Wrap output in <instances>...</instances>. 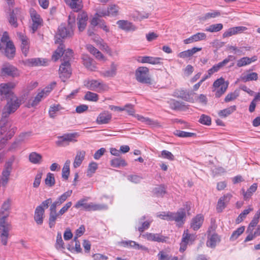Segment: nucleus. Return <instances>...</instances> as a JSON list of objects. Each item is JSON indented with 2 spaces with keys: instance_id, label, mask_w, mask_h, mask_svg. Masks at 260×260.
Masks as SVG:
<instances>
[{
  "instance_id": "obj_1",
  "label": "nucleus",
  "mask_w": 260,
  "mask_h": 260,
  "mask_svg": "<svg viewBox=\"0 0 260 260\" xmlns=\"http://www.w3.org/2000/svg\"><path fill=\"white\" fill-rule=\"evenodd\" d=\"M11 210V204L9 201L4 202L0 209L1 240L4 245L7 244L9 233L12 229L11 222L8 221Z\"/></svg>"
},
{
  "instance_id": "obj_2",
  "label": "nucleus",
  "mask_w": 260,
  "mask_h": 260,
  "mask_svg": "<svg viewBox=\"0 0 260 260\" xmlns=\"http://www.w3.org/2000/svg\"><path fill=\"white\" fill-rule=\"evenodd\" d=\"M16 127L12 125V122L7 117L2 116L0 121V149L4 147L7 140L14 135Z\"/></svg>"
},
{
  "instance_id": "obj_3",
  "label": "nucleus",
  "mask_w": 260,
  "mask_h": 260,
  "mask_svg": "<svg viewBox=\"0 0 260 260\" xmlns=\"http://www.w3.org/2000/svg\"><path fill=\"white\" fill-rule=\"evenodd\" d=\"M15 47L8 34L5 31L0 41V52L8 58H13L15 54Z\"/></svg>"
},
{
  "instance_id": "obj_4",
  "label": "nucleus",
  "mask_w": 260,
  "mask_h": 260,
  "mask_svg": "<svg viewBox=\"0 0 260 260\" xmlns=\"http://www.w3.org/2000/svg\"><path fill=\"white\" fill-rule=\"evenodd\" d=\"M75 17L69 15L68 24L67 26L65 24H61L58 28L57 39H64L67 37H71L73 35L74 28L75 27Z\"/></svg>"
},
{
  "instance_id": "obj_5",
  "label": "nucleus",
  "mask_w": 260,
  "mask_h": 260,
  "mask_svg": "<svg viewBox=\"0 0 260 260\" xmlns=\"http://www.w3.org/2000/svg\"><path fill=\"white\" fill-rule=\"evenodd\" d=\"M88 198H85L79 200L75 205L74 207L76 209L82 208L86 211H95L104 210L108 209L105 204H96L93 202L87 203Z\"/></svg>"
},
{
  "instance_id": "obj_6",
  "label": "nucleus",
  "mask_w": 260,
  "mask_h": 260,
  "mask_svg": "<svg viewBox=\"0 0 260 260\" xmlns=\"http://www.w3.org/2000/svg\"><path fill=\"white\" fill-rule=\"evenodd\" d=\"M21 104V100L16 95L7 99V103L3 108L2 116L7 117L14 113Z\"/></svg>"
},
{
  "instance_id": "obj_7",
  "label": "nucleus",
  "mask_w": 260,
  "mask_h": 260,
  "mask_svg": "<svg viewBox=\"0 0 260 260\" xmlns=\"http://www.w3.org/2000/svg\"><path fill=\"white\" fill-rule=\"evenodd\" d=\"M17 85V83L10 82L0 84V96L1 100L9 99L16 95L12 91Z\"/></svg>"
},
{
  "instance_id": "obj_8",
  "label": "nucleus",
  "mask_w": 260,
  "mask_h": 260,
  "mask_svg": "<svg viewBox=\"0 0 260 260\" xmlns=\"http://www.w3.org/2000/svg\"><path fill=\"white\" fill-rule=\"evenodd\" d=\"M135 76L138 82L144 84H151V80L149 76V69L147 67L138 68L136 71Z\"/></svg>"
},
{
  "instance_id": "obj_9",
  "label": "nucleus",
  "mask_w": 260,
  "mask_h": 260,
  "mask_svg": "<svg viewBox=\"0 0 260 260\" xmlns=\"http://www.w3.org/2000/svg\"><path fill=\"white\" fill-rule=\"evenodd\" d=\"M84 85L88 89L97 92H102L107 90L108 86L103 82L96 80L84 81Z\"/></svg>"
},
{
  "instance_id": "obj_10",
  "label": "nucleus",
  "mask_w": 260,
  "mask_h": 260,
  "mask_svg": "<svg viewBox=\"0 0 260 260\" xmlns=\"http://www.w3.org/2000/svg\"><path fill=\"white\" fill-rule=\"evenodd\" d=\"M196 238V235L189 234L188 230L184 231L180 243V251L183 252L185 250L187 245L191 244L195 240Z\"/></svg>"
},
{
  "instance_id": "obj_11",
  "label": "nucleus",
  "mask_w": 260,
  "mask_h": 260,
  "mask_svg": "<svg viewBox=\"0 0 260 260\" xmlns=\"http://www.w3.org/2000/svg\"><path fill=\"white\" fill-rule=\"evenodd\" d=\"M59 74L60 78L63 82L69 78L72 74L70 63L68 61H63L60 66Z\"/></svg>"
},
{
  "instance_id": "obj_12",
  "label": "nucleus",
  "mask_w": 260,
  "mask_h": 260,
  "mask_svg": "<svg viewBox=\"0 0 260 260\" xmlns=\"http://www.w3.org/2000/svg\"><path fill=\"white\" fill-rule=\"evenodd\" d=\"M72 193V190H69L59 196L55 202L51 204L49 209L50 212H56V208L65 202Z\"/></svg>"
},
{
  "instance_id": "obj_13",
  "label": "nucleus",
  "mask_w": 260,
  "mask_h": 260,
  "mask_svg": "<svg viewBox=\"0 0 260 260\" xmlns=\"http://www.w3.org/2000/svg\"><path fill=\"white\" fill-rule=\"evenodd\" d=\"M72 193V190H69L59 196L55 202L51 204L49 209L50 212H56V208L65 202Z\"/></svg>"
},
{
  "instance_id": "obj_14",
  "label": "nucleus",
  "mask_w": 260,
  "mask_h": 260,
  "mask_svg": "<svg viewBox=\"0 0 260 260\" xmlns=\"http://www.w3.org/2000/svg\"><path fill=\"white\" fill-rule=\"evenodd\" d=\"M30 15L32 21L31 29L32 32L34 33L41 26L42 20L40 15L33 9L30 10Z\"/></svg>"
},
{
  "instance_id": "obj_15",
  "label": "nucleus",
  "mask_w": 260,
  "mask_h": 260,
  "mask_svg": "<svg viewBox=\"0 0 260 260\" xmlns=\"http://www.w3.org/2000/svg\"><path fill=\"white\" fill-rule=\"evenodd\" d=\"M213 86L216 88L215 96L219 98L226 91L228 84L224 82L222 78L217 79L213 83Z\"/></svg>"
},
{
  "instance_id": "obj_16",
  "label": "nucleus",
  "mask_w": 260,
  "mask_h": 260,
  "mask_svg": "<svg viewBox=\"0 0 260 260\" xmlns=\"http://www.w3.org/2000/svg\"><path fill=\"white\" fill-rule=\"evenodd\" d=\"M195 94L194 92H189L184 89H178L174 92L175 96L191 103L194 102L193 96Z\"/></svg>"
},
{
  "instance_id": "obj_17",
  "label": "nucleus",
  "mask_w": 260,
  "mask_h": 260,
  "mask_svg": "<svg viewBox=\"0 0 260 260\" xmlns=\"http://www.w3.org/2000/svg\"><path fill=\"white\" fill-rule=\"evenodd\" d=\"M77 136V133H71L65 134L60 137L58 140L56 141L57 145L59 146H66L69 145L70 142L76 141L74 138Z\"/></svg>"
},
{
  "instance_id": "obj_18",
  "label": "nucleus",
  "mask_w": 260,
  "mask_h": 260,
  "mask_svg": "<svg viewBox=\"0 0 260 260\" xmlns=\"http://www.w3.org/2000/svg\"><path fill=\"white\" fill-rule=\"evenodd\" d=\"M170 215V220L175 221L178 226H181L184 223L186 214L183 209H181L175 213L171 212Z\"/></svg>"
},
{
  "instance_id": "obj_19",
  "label": "nucleus",
  "mask_w": 260,
  "mask_h": 260,
  "mask_svg": "<svg viewBox=\"0 0 260 260\" xmlns=\"http://www.w3.org/2000/svg\"><path fill=\"white\" fill-rule=\"evenodd\" d=\"M118 64L114 62H112L110 66L109 69L100 72V75L105 78H112L115 77L117 72Z\"/></svg>"
},
{
  "instance_id": "obj_20",
  "label": "nucleus",
  "mask_w": 260,
  "mask_h": 260,
  "mask_svg": "<svg viewBox=\"0 0 260 260\" xmlns=\"http://www.w3.org/2000/svg\"><path fill=\"white\" fill-rule=\"evenodd\" d=\"M142 237L149 241L162 243L165 242L167 239L166 237L160 234H154L151 233H146L142 235Z\"/></svg>"
},
{
  "instance_id": "obj_21",
  "label": "nucleus",
  "mask_w": 260,
  "mask_h": 260,
  "mask_svg": "<svg viewBox=\"0 0 260 260\" xmlns=\"http://www.w3.org/2000/svg\"><path fill=\"white\" fill-rule=\"evenodd\" d=\"M17 36L21 42V49L22 52L25 56H27L29 49L28 39L21 32L17 33Z\"/></svg>"
},
{
  "instance_id": "obj_22",
  "label": "nucleus",
  "mask_w": 260,
  "mask_h": 260,
  "mask_svg": "<svg viewBox=\"0 0 260 260\" xmlns=\"http://www.w3.org/2000/svg\"><path fill=\"white\" fill-rule=\"evenodd\" d=\"M24 64L29 67L45 66L47 60L41 58H32L27 59L23 61Z\"/></svg>"
},
{
  "instance_id": "obj_23",
  "label": "nucleus",
  "mask_w": 260,
  "mask_h": 260,
  "mask_svg": "<svg viewBox=\"0 0 260 260\" xmlns=\"http://www.w3.org/2000/svg\"><path fill=\"white\" fill-rule=\"evenodd\" d=\"M235 59V57L232 55H229L227 58L224 59L222 61L219 62L218 64L213 66L210 69L208 72L209 75H212L214 73L218 72L221 68L225 66L229 61Z\"/></svg>"
},
{
  "instance_id": "obj_24",
  "label": "nucleus",
  "mask_w": 260,
  "mask_h": 260,
  "mask_svg": "<svg viewBox=\"0 0 260 260\" xmlns=\"http://www.w3.org/2000/svg\"><path fill=\"white\" fill-rule=\"evenodd\" d=\"M2 73L12 77H16L19 76L18 70L13 66L6 64L2 69Z\"/></svg>"
},
{
  "instance_id": "obj_25",
  "label": "nucleus",
  "mask_w": 260,
  "mask_h": 260,
  "mask_svg": "<svg viewBox=\"0 0 260 260\" xmlns=\"http://www.w3.org/2000/svg\"><path fill=\"white\" fill-rule=\"evenodd\" d=\"M207 35L204 32H198L189 38L184 40L183 42L185 44L193 43L194 42L206 40Z\"/></svg>"
},
{
  "instance_id": "obj_26",
  "label": "nucleus",
  "mask_w": 260,
  "mask_h": 260,
  "mask_svg": "<svg viewBox=\"0 0 260 260\" xmlns=\"http://www.w3.org/2000/svg\"><path fill=\"white\" fill-rule=\"evenodd\" d=\"M12 170V166L11 164L8 165L5 168L2 172V176L0 179V183L3 186H6L9 180V176Z\"/></svg>"
},
{
  "instance_id": "obj_27",
  "label": "nucleus",
  "mask_w": 260,
  "mask_h": 260,
  "mask_svg": "<svg viewBox=\"0 0 260 260\" xmlns=\"http://www.w3.org/2000/svg\"><path fill=\"white\" fill-rule=\"evenodd\" d=\"M62 40L60 38L56 39L55 41L56 44H59L57 49L55 51L52 56V59L55 61L57 60L63 55V52L65 47L64 45L62 44Z\"/></svg>"
},
{
  "instance_id": "obj_28",
  "label": "nucleus",
  "mask_w": 260,
  "mask_h": 260,
  "mask_svg": "<svg viewBox=\"0 0 260 260\" xmlns=\"http://www.w3.org/2000/svg\"><path fill=\"white\" fill-rule=\"evenodd\" d=\"M112 119V114L108 111H104L98 116L96 121L99 124H107Z\"/></svg>"
},
{
  "instance_id": "obj_29",
  "label": "nucleus",
  "mask_w": 260,
  "mask_h": 260,
  "mask_svg": "<svg viewBox=\"0 0 260 260\" xmlns=\"http://www.w3.org/2000/svg\"><path fill=\"white\" fill-rule=\"evenodd\" d=\"M88 17L86 13L81 12L79 13L78 20V27L80 31H82L86 27L87 25Z\"/></svg>"
},
{
  "instance_id": "obj_30",
  "label": "nucleus",
  "mask_w": 260,
  "mask_h": 260,
  "mask_svg": "<svg viewBox=\"0 0 260 260\" xmlns=\"http://www.w3.org/2000/svg\"><path fill=\"white\" fill-rule=\"evenodd\" d=\"M117 24L120 28L126 31H133L137 29V27L132 22L127 20H118Z\"/></svg>"
},
{
  "instance_id": "obj_31",
  "label": "nucleus",
  "mask_w": 260,
  "mask_h": 260,
  "mask_svg": "<svg viewBox=\"0 0 260 260\" xmlns=\"http://www.w3.org/2000/svg\"><path fill=\"white\" fill-rule=\"evenodd\" d=\"M231 197L230 194L228 193L219 199L216 207V210L218 212H221L223 211L228 203L230 201Z\"/></svg>"
},
{
  "instance_id": "obj_32",
  "label": "nucleus",
  "mask_w": 260,
  "mask_h": 260,
  "mask_svg": "<svg viewBox=\"0 0 260 260\" xmlns=\"http://www.w3.org/2000/svg\"><path fill=\"white\" fill-rule=\"evenodd\" d=\"M244 31V27L236 26L231 27L226 30L222 34L223 38H228L233 35L241 34Z\"/></svg>"
},
{
  "instance_id": "obj_33",
  "label": "nucleus",
  "mask_w": 260,
  "mask_h": 260,
  "mask_svg": "<svg viewBox=\"0 0 260 260\" xmlns=\"http://www.w3.org/2000/svg\"><path fill=\"white\" fill-rule=\"evenodd\" d=\"M45 210L41 207H37L34 214V220L39 225H41L43 222Z\"/></svg>"
},
{
  "instance_id": "obj_34",
  "label": "nucleus",
  "mask_w": 260,
  "mask_h": 260,
  "mask_svg": "<svg viewBox=\"0 0 260 260\" xmlns=\"http://www.w3.org/2000/svg\"><path fill=\"white\" fill-rule=\"evenodd\" d=\"M220 240V238L217 234H213L212 235L209 234L206 245L208 247L213 248L215 247Z\"/></svg>"
},
{
  "instance_id": "obj_35",
  "label": "nucleus",
  "mask_w": 260,
  "mask_h": 260,
  "mask_svg": "<svg viewBox=\"0 0 260 260\" xmlns=\"http://www.w3.org/2000/svg\"><path fill=\"white\" fill-rule=\"evenodd\" d=\"M139 61L141 63H148L152 64L160 63V60L162 59L160 57H154L152 56H142L140 58Z\"/></svg>"
},
{
  "instance_id": "obj_36",
  "label": "nucleus",
  "mask_w": 260,
  "mask_h": 260,
  "mask_svg": "<svg viewBox=\"0 0 260 260\" xmlns=\"http://www.w3.org/2000/svg\"><path fill=\"white\" fill-rule=\"evenodd\" d=\"M204 220L203 216L201 214L197 215L193 218L191 222V227L194 231L198 230L202 225Z\"/></svg>"
},
{
  "instance_id": "obj_37",
  "label": "nucleus",
  "mask_w": 260,
  "mask_h": 260,
  "mask_svg": "<svg viewBox=\"0 0 260 260\" xmlns=\"http://www.w3.org/2000/svg\"><path fill=\"white\" fill-rule=\"evenodd\" d=\"M66 4L76 12L81 10L82 8L81 0H66Z\"/></svg>"
},
{
  "instance_id": "obj_38",
  "label": "nucleus",
  "mask_w": 260,
  "mask_h": 260,
  "mask_svg": "<svg viewBox=\"0 0 260 260\" xmlns=\"http://www.w3.org/2000/svg\"><path fill=\"white\" fill-rule=\"evenodd\" d=\"M61 216V215L60 214H59V212H49L48 224L50 228H52L55 226L57 218H60Z\"/></svg>"
},
{
  "instance_id": "obj_39",
  "label": "nucleus",
  "mask_w": 260,
  "mask_h": 260,
  "mask_svg": "<svg viewBox=\"0 0 260 260\" xmlns=\"http://www.w3.org/2000/svg\"><path fill=\"white\" fill-rule=\"evenodd\" d=\"M86 48L89 52H90L92 54H93L95 57L100 60L104 59V56L102 54V53L99 51L96 48L93 47L91 45H87L86 46Z\"/></svg>"
},
{
  "instance_id": "obj_40",
  "label": "nucleus",
  "mask_w": 260,
  "mask_h": 260,
  "mask_svg": "<svg viewBox=\"0 0 260 260\" xmlns=\"http://www.w3.org/2000/svg\"><path fill=\"white\" fill-rule=\"evenodd\" d=\"M220 16V12L218 11H211L210 12L205 13L201 18L200 20L202 21H206L210 19L214 18Z\"/></svg>"
},
{
  "instance_id": "obj_41",
  "label": "nucleus",
  "mask_w": 260,
  "mask_h": 260,
  "mask_svg": "<svg viewBox=\"0 0 260 260\" xmlns=\"http://www.w3.org/2000/svg\"><path fill=\"white\" fill-rule=\"evenodd\" d=\"M62 108L61 106L58 105H53L50 107L49 110V115L50 117L54 118L56 116V113L61 110Z\"/></svg>"
},
{
  "instance_id": "obj_42",
  "label": "nucleus",
  "mask_w": 260,
  "mask_h": 260,
  "mask_svg": "<svg viewBox=\"0 0 260 260\" xmlns=\"http://www.w3.org/2000/svg\"><path fill=\"white\" fill-rule=\"evenodd\" d=\"M260 217V210H258L255 214L252 220L250 222L247 229V232L251 231L253 230V227L256 225Z\"/></svg>"
},
{
  "instance_id": "obj_43",
  "label": "nucleus",
  "mask_w": 260,
  "mask_h": 260,
  "mask_svg": "<svg viewBox=\"0 0 260 260\" xmlns=\"http://www.w3.org/2000/svg\"><path fill=\"white\" fill-rule=\"evenodd\" d=\"M235 110L236 106H232L222 110L219 111L218 112V115L220 117H226L229 115H230L231 113H232Z\"/></svg>"
},
{
  "instance_id": "obj_44",
  "label": "nucleus",
  "mask_w": 260,
  "mask_h": 260,
  "mask_svg": "<svg viewBox=\"0 0 260 260\" xmlns=\"http://www.w3.org/2000/svg\"><path fill=\"white\" fill-rule=\"evenodd\" d=\"M145 217L143 216L142 218H141L139 221V222L141 224V225L140 226L138 227V230L141 233L149 228L150 223L152 221H146L143 222V220H145Z\"/></svg>"
},
{
  "instance_id": "obj_45",
  "label": "nucleus",
  "mask_w": 260,
  "mask_h": 260,
  "mask_svg": "<svg viewBox=\"0 0 260 260\" xmlns=\"http://www.w3.org/2000/svg\"><path fill=\"white\" fill-rule=\"evenodd\" d=\"M222 28L223 25L221 23L214 24L207 27L205 30L210 32H218L221 30Z\"/></svg>"
},
{
  "instance_id": "obj_46",
  "label": "nucleus",
  "mask_w": 260,
  "mask_h": 260,
  "mask_svg": "<svg viewBox=\"0 0 260 260\" xmlns=\"http://www.w3.org/2000/svg\"><path fill=\"white\" fill-rule=\"evenodd\" d=\"M83 64L88 70L94 71L96 69L95 62L93 59L90 58H86L83 60Z\"/></svg>"
},
{
  "instance_id": "obj_47",
  "label": "nucleus",
  "mask_w": 260,
  "mask_h": 260,
  "mask_svg": "<svg viewBox=\"0 0 260 260\" xmlns=\"http://www.w3.org/2000/svg\"><path fill=\"white\" fill-rule=\"evenodd\" d=\"M174 134L175 136L181 138L193 137L196 135V134L193 133L186 132L180 130H176L174 132Z\"/></svg>"
},
{
  "instance_id": "obj_48",
  "label": "nucleus",
  "mask_w": 260,
  "mask_h": 260,
  "mask_svg": "<svg viewBox=\"0 0 260 260\" xmlns=\"http://www.w3.org/2000/svg\"><path fill=\"white\" fill-rule=\"evenodd\" d=\"M29 160L30 162H39L44 161L41 154L37 152H31L29 155Z\"/></svg>"
},
{
  "instance_id": "obj_49",
  "label": "nucleus",
  "mask_w": 260,
  "mask_h": 260,
  "mask_svg": "<svg viewBox=\"0 0 260 260\" xmlns=\"http://www.w3.org/2000/svg\"><path fill=\"white\" fill-rule=\"evenodd\" d=\"M258 79V75L255 72L247 71L245 73V82L248 81H256Z\"/></svg>"
},
{
  "instance_id": "obj_50",
  "label": "nucleus",
  "mask_w": 260,
  "mask_h": 260,
  "mask_svg": "<svg viewBox=\"0 0 260 260\" xmlns=\"http://www.w3.org/2000/svg\"><path fill=\"white\" fill-rule=\"evenodd\" d=\"M46 97L45 95L41 91L38 93L32 102L29 103V105L31 107H35L40 103L42 99Z\"/></svg>"
},
{
  "instance_id": "obj_51",
  "label": "nucleus",
  "mask_w": 260,
  "mask_h": 260,
  "mask_svg": "<svg viewBox=\"0 0 260 260\" xmlns=\"http://www.w3.org/2000/svg\"><path fill=\"white\" fill-rule=\"evenodd\" d=\"M55 247L57 249H64L65 248L64 243L62 239V236L60 233H58L56 236Z\"/></svg>"
},
{
  "instance_id": "obj_52",
  "label": "nucleus",
  "mask_w": 260,
  "mask_h": 260,
  "mask_svg": "<svg viewBox=\"0 0 260 260\" xmlns=\"http://www.w3.org/2000/svg\"><path fill=\"white\" fill-rule=\"evenodd\" d=\"M62 56H63V61H68L69 63H70V60L73 56V52L72 50L70 49L64 50Z\"/></svg>"
},
{
  "instance_id": "obj_53",
  "label": "nucleus",
  "mask_w": 260,
  "mask_h": 260,
  "mask_svg": "<svg viewBox=\"0 0 260 260\" xmlns=\"http://www.w3.org/2000/svg\"><path fill=\"white\" fill-rule=\"evenodd\" d=\"M257 188V183H253L250 187L245 192V200L246 199L250 198L253 193L256 190Z\"/></svg>"
},
{
  "instance_id": "obj_54",
  "label": "nucleus",
  "mask_w": 260,
  "mask_h": 260,
  "mask_svg": "<svg viewBox=\"0 0 260 260\" xmlns=\"http://www.w3.org/2000/svg\"><path fill=\"white\" fill-rule=\"evenodd\" d=\"M244 232V226H241L236 231H234L232 234L230 240L231 241H235L237 240L240 236H241Z\"/></svg>"
},
{
  "instance_id": "obj_55",
  "label": "nucleus",
  "mask_w": 260,
  "mask_h": 260,
  "mask_svg": "<svg viewBox=\"0 0 260 260\" xmlns=\"http://www.w3.org/2000/svg\"><path fill=\"white\" fill-rule=\"evenodd\" d=\"M119 7L115 5H111L107 8L109 16H115L118 14Z\"/></svg>"
},
{
  "instance_id": "obj_56",
  "label": "nucleus",
  "mask_w": 260,
  "mask_h": 260,
  "mask_svg": "<svg viewBox=\"0 0 260 260\" xmlns=\"http://www.w3.org/2000/svg\"><path fill=\"white\" fill-rule=\"evenodd\" d=\"M16 13L15 12V11L13 10L10 14V17L9 19V23L11 25L14 26V27H16L18 26L17 22V17H16V13L17 10H16Z\"/></svg>"
},
{
  "instance_id": "obj_57",
  "label": "nucleus",
  "mask_w": 260,
  "mask_h": 260,
  "mask_svg": "<svg viewBox=\"0 0 260 260\" xmlns=\"http://www.w3.org/2000/svg\"><path fill=\"white\" fill-rule=\"evenodd\" d=\"M86 152L84 150H79L77 152L74 162H82L85 158Z\"/></svg>"
},
{
  "instance_id": "obj_58",
  "label": "nucleus",
  "mask_w": 260,
  "mask_h": 260,
  "mask_svg": "<svg viewBox=\"0 0 260 260\" xmlns=\"http://www.w3.org/2000/svg\"><path fill=\"white\" fill-rule=\"evenodd\" d=\"M84 98L85 100L90 101L96 102L98 100V95L90 91H87Z\"/></svg>"
},
{
  "instance_id": "obj_59",
  "label": "nucleus",
  "mask_w": 260,
  "mask_h": 260,
  "mask_svg": "<svg viewBox=\"0 0 260 260\" xmlns=\"http://www.w3.org/2000/svg\"><path fill=\"white\" fill-rule=\"evenodd\" d=\"M170 108L175 110H180L182 109L183 105L178 101L173 100L170 103Z\"/></svg>"
},
{
  "instance_id": "obj_60",
  "label": "nucleus",
  "mask_w": 260,
  "mask_h": 260,
  "mask_svg": "<svg viewBox=\"0 0 260 260\" xmlns=\"http://www.w3.org/2000/svg\"><path fill=\"white\" fill-rule=\"evenodd\" d=\"M154 193L158 197H162L166 193V188L164 186L160 185L156 187L153 190Z\"/></svg>"
},
{
  "instance_id": "obj_61",
  "label": "nucleus",
  "mask_w": 260,
  "mask_h": 260,
  "mask_svg": "<svg viewBox=\"0 0 260 260\" xmlns=\"http://www.w3.org/2000/svg\"><path fill=\"white\" fill-rule=\"evenodd\" d=\"M199 122L203 124L210 125L211 123V119L209 116L202 114L200 117Z\"/></svg>"
},
{
  "instance_id": "obj_62",
  "label": "nucleus",
  "mask_w": 260,
  "mask_h": 260,
  "mask_svg": "<svg viewBox=\"0 0 260 260\" xmlns=\"http://www.w3.org/2000/svg\"><path fill=\"white\" fill-rule=\"evenodd\" d=\"M45 183L47 185L49 186H52L54 184L55 179L53 174L49 173L47 174V177L45 179Z\"/></svg>"
},
{
  "instance_id": "obj_63",
  "label": "nucleus",
  "mask_w": 260,
  "mask_h": 260,
  "mask_svg": "<svg viewBox=\"0 0 260 260\" xmlns=\"http://www.w3.org/2000/svg\"><path fill=\"white\" fill-rule=\"evenodd\" d=\"M98 168L97 164H89L88 168L87 171V175L89 177H91L92 175L95 173Z\"/></svg>"
},
{
  "instance_id": "obj_64",
  "label": "nucleus",
  "mask_w": 260,
  "mask_h": 260,
  "mask_svg": "<svg viewBox=\"0 0 260 260\" xmlns=\"http://www.w3.org/2000/svg\"><path fill=\"white\" fill-rule=\"evenodd\" d=\"M161 157L165 159H167L170 161L174 160V156L173 154L167 150H163L161 153Z\"/></svg>"
}]
</instances>
